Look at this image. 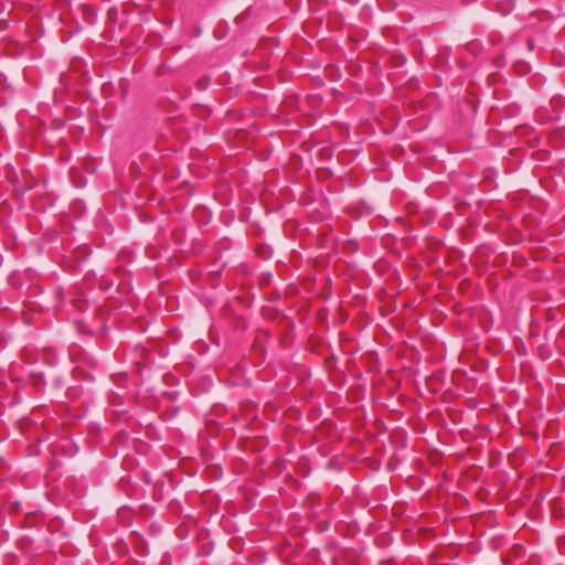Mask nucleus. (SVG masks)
<instances>
[{"mask_svg": "<svg viewBox=\"0 0 565 565\" xmlns=\"http://www.w3.org/2000/svg\"><path fill=\"white\" fill-rule=\"evenodd\" d=\"M500 11H502V13H509V9L507 7H503V9H499Z\"/></svg>", "mask_w": 565, "mask_h": 565, "instance_id": "7ed1b4c3", "label": "nucleus"}, {"mask_svg": "<svg viewBox=\"0 0 565 565\" xmlns=\"http://www.w3.org/2000/svg\"><path fill=\"white\" fill-rule=\"evenodd\" d=\"M68 297H70V302L78 311H84L87 309L88 302H87L86 298L84 297L83 291H81V290L71 291Z\"/></svg>", "mask_w": 565, "mask_h": 565, "instance_id": "f257e3e1", "label": "nucleus"}, {"mask_svg": "<svg viewBox=\"0 0 565 565\" xmlns=\"http://www.w3.org/2000/svg\"><path fill=\"white\" fill-rule=\"evenodd\" d=\"M113 286V282L110 280H108L107 278H103L100 280V284H99V287L104 290H107L109 289L110 287Z\"/></svg>", "mask_w": 565, "mask_h": 565, "instance_id": "f03ea898", "label": "nucleus"}, {"mask_svg": "<svg viewBox=\"0 0 565 565\" xmlns=\"http://www.w3.org/2000/svg\"><path fill=\"white\" fill-rule=\"evenodd\" d=\"M500 11H502V13H509V9L507 7H503V9H499Z\"/></svg>", "mask_w": 565, "mask_h": 565, "instance_id": "20e7f679", "label": "nucleus"}]
</instances>
